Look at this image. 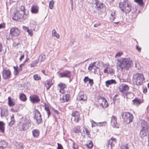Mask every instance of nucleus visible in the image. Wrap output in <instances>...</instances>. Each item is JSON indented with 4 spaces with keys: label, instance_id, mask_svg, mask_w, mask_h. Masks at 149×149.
<instances>
[{
    "label": "nucleus",
    "instance_id": "nucleus-1",
    "mask_svg": "<svg viewBox=\"0 0 149 149\" xmlns=\"http://www.w3.org/2000/svg\"><path fill=\"white\" fill-rule=\"evenodd\" d=\"M31 125V122L30 120L25 117H22L18 121L17 128L19 131L24 132L28 130Z\"/></svg>",
    "mask_w": 149,
    "mask_h": 149
},
{
    "label": "nucleus",
    "instance_id": "nucleus-2",
    "mask_svg": "<svg viewBox=\"0 0 149 149\" xmlns=\"http://www.w3.org/2000/svg\"><path fill=\"white\" fill-rule=\"evenodd\" d=\"M117 66L121 70H127L132 65V62L129 58H121L118 60Z\"/></svg>",
    "mask_w": 149,
    "mask_h": 149
},
{
    "label": "nucleus",
    "instance_id": "nucleus-3",
    "mask_svg": "<svg viewBox=\"0 0 149 149\" xmlns=\"http://www.w3.org/2000/svg\"><path fill=\"white\" fill-rule=\"evenodd\" d=\"M131 3L128 0H124L123 2L119 3V6L121 10L126 13H128L131 11Z\"/></svg>",
    "mask_w": 149,
    "mask_h": 149
},
{
    "label": "nucleus",
    "instance_id": "nucleus-4",
    "mask_svg": "<svg viewBox=\"0 0 149 149\" xmlns=\"http://www.w3.org/2000/svg\"><path fill=\"white\" fill-rule=\"evenodd\" d=\"M144 79L142 73H137L134 75L133 81L136 85H141Z\"/></svg>",
    "mask_w": 149,
    "mask_h": 149
},
{
    "label": "nucleus",
    "instance_id": "nucleus-5",
    "mask_svg": "<svg viewBox=\"0 0 149 149\" xmlns=\"http://www.w3.org/2000/svg\"><path fill=\"white\" fill-rule=\"evenodd\" d=\"M95 4L96 5V8L98 11L99 14L102 15L105 13L106 8L104 5L98 1V0H95Z\"/></svg>",
    "mask_w": 149,
    "mask_h": 149
},
{
    "label": "nucleus",
    "instance_id": "nucleus-6",
    "mask_svg": "<svg viewBox=\"0 0 149 149\" xmlns=\"http://www.w3.org/2000/svg\"><path fill=\"white\" fill-rule=\"evenodd\" d=\"M121 116L124 121L127 124L130 123L132 121L133 116L129 112H123L121 113Z\"/></svg>",
    "mask_w": 149,
    "mask_h": 149
},
{
    "label": "nucleus",
    "instance_id": "nucleus-7",
    "mask_svg": "<svg viewBox=\"0 0 149 149\" xmlns=\"http://www.w3.org/2000/svg\"><path fill=\"white\" fill-rule=\"evenodd\" d=\"M25 16H26V15L24 13V12L17 10L16 12L14 13L13 19L14 20H18L23 18H25Z\"/></svg>",
    "mask_w": 149,
    "mask_h": 149
},
{
    "label": "nucleus",
    "instance_id": "nucleus-8",
    "mask_svg": "<svg viewBox=\"0 0 149 149\" xmlns=\"http://www.w3.org/2000/svg\"><path fill=\"white\" fill-rule=\"evenodd\" d=\"M142 129L140 132V134L143 136H146L148 129V126L147 123L144 121L142 122Z\"/></svg>",
    "mask_w": 149,
    "mask_h": 149
},
{
    "label": "nucleus",
    "instance_id": "nucleus-9",
    "mask_svg": "<svg viewBox=\"0 0 149 149\" xmlns=\"http://www.w3.org/2000/svg\"><path fill=\"white\" fill-rule=\"evenodd\" d=\"M33 113L34 115V119L36 120L37 123H40L42 121V119L40 112L38 110L35 109L33 111Z\"/></svg>",
    "mask_w": 149,
    "mask_h": 149
},
{
    "label": "nucleus",
    "instance_id": "nucleus-10",
    "mask_svg": "<svg viewBox=\"0 0 149 149\" xmlns=\"http://www.w3.org/2000/svg\"><path fill=\"white\" fill-rule=\"evenodd\" d=\"M20 31L16 27H12L10 30V34L12 37L17 36L19 35Z\"/></svg>",
    "mask_w": 149,
    "mask_h": 149
},
{
    "label": "nucleus",
    "instance_id": "nucleus-11",
    "mask_svg": "<svg viewBox=\"0 0 149 149\" xmlns=\"http://www.w3.org/2000/svg\"><path fill=\"white\" fill-rule=\"evenodd\" d=\"M58 76L60 78L66 77L70 79L72 76L71 72L68 70H65L58 73Z\"/></svg>",
    "mask_w": 149,
    "mask_h": 149
},
{
    "label": "nucleus",
    "instance_id": "nucleus-12",
    "mask_svg": "<svg viewBox=\"0 0 149 149\" xmlns=\"http://www.w3.org/2000/svg\"><path fill=\"white\" fill-rule=\"evenodd\" d=\"M2 73L3 78L5 79H9L10 77L11 72L9 70L3 69Z\"/></svg>",
    "mask_w": 149,
    "mask_h": 149
},
{
    "label": "nucleus",
    "instance_id": "nucleus-13",
    "mask_svg": "<svg viewBox=\"0 0 149 149\" xmlns=\"http://www.w3.org/2000/svg\"><path fill=\"white\" fill-rule=\"evenodd\" d=\"M72 116L75 122L78 123L81 119L79 112L76 111H73Z\"/></svg>",
    "mask_w": 149,
    "mask_h": 149
},
{
    "label": "nucleus",
    "instance_id": "nucleus-14",
    "mask_svg": "<svg viewBox=\"0 0 149 149\" xmlns=\"http://www.w3.org/2000/svg\"><path fill=\"white\" fill-rule=\"evenodd\" d=\"M116 141L117 140L115 138L112 137L109 140L107 144L106 145L107 148H109V146L110 145L111 149H112V147L114 146L115 144L116 143Z\"/></svg>",
    "mask_w": 149,
    "mask_h": 149
},
{
    "label": "nucleus",
    "instance_id": "nucleus-15",
    "mask_svg": "<svg viewBox=\"0 0 149 149\" xmlns=\"http://www.w3.org/2000/svg\"><path fill=\"white\" fill-rule=\"evenodd\" d=\"M30 100L33 103H38L40 99L38 96L36 95H33L30 97Z\"/></svg>",
    "mask_w": 149,
    "mask_h": 149
},
{
    "label": "nucleus",
    "instance_id": "nucleus-16",
    "mask_svg": "<svg viewBox=\"0 0 149 149\" xmlns=\"http://www.w3.org/2000/svg\"><path fill=\"white\" fill-rule=\"evenodd\" d=\"M111 124L113 127L118 128V125L117 122V118L115 116H112L111 118Z\"/></svg>",
    "mask_w": 149,
    "mask_h": 149
},
{
    "label": "nucleus",
    "instance_id": "nucleus-17",
    "mask_svg": "<svg viewBox=\"0 0 149 149\" xmlns=\"http://www.w3.org/2000/svg\"><path fill=\"white\" fill-rule=\"evenodd\" d=\"M58 86L60 87V92L62 94L65 93V89L66 88V85L63 83L60 82L58 84Z\"/></svg>",
    "mask_w": 149,
    "mask_h": 149
},
{
    "label": "nucleus",
    "instance_id": "nucleus-18",
    "mask_svg": "<svg viewBox=\"0 0 149 149\" xmlns=\"http://www.w3.org/2000/svg\"><path fill=\"white\" fill-rule=\"evenodd\" d=\"M78 99L80 101H84L87 100V96L86 94H84L83 93L80 92L79 94Z\"/></svg>",
    "mask_w": 149,
    "mask_h": 149
},
{
    "label": "nucleus",
    "instance_id": "nucleus-19",
    "mask_svg": "<svg viewBox=\"0 0 149 149\" xmlns=\"http://www.w3.org/2000/svg\"><path fill=\"white\" fill-rule=\"evenodd\" d=\"M70 95L68 94L65 95L63 96L62 98L60 99L61 102L64 103L65 102H68L69 100Z\"/></svg>",
    "mask_w": 149,
    "mask_h": 149
},
{
    "label": "nucleus",
    "instance_id": "nucleus-20",
    "mask_svg": "<svg viewBox=\"0 0 149 149\" xmlns=\"http://www.w3.org/2000/svg\"><path fill=\"white\" fill-rule=\"evenodd\" d=\"M1 116H7L8 115V111L7 109L6 108H2L1 109Z\"/></svg>",
    "mask_w": 149,
    "mask_h": 149
},
{
    "label": "nucleus",
    "instance_id": "nucleus-21",
    "mask_svg": "<svg viewBox=\"0 0 149 149\" xmlns=\"http://www.w3.org/2000/svg\"><path fill=\"white\" fill-rule=\"evenodd\" d=\"M116 81L114 79H111L105 82L106 85L108 87L109 86L112 84H116Z\"/></svg>",
    "mask_w": 149,
    "mask_h": 149
},
{
    "label": "nucleus",
    "instance_id": "nucleus-22",
    "mask_svg": "<svg viewBox=\"0 0 149 149\" xmlns=\"http://www.w3.org/2000/svg\"><path fill=\"white\" fill-rule=\"evenodd\" d=\"M14 69V74L15 75H17L18 74L19 72L21 71L22 70V68H18V67H16L15 66L13 67Z\"/></svg>",
    "mask_w": 149,
    "mask_h": 149
},
{
    "label": "nucleus",
    "instance_id": "nucleus-23",
    "mask_svg": "<svg viewBox=\"0 0 149 149\" xmlns=\"http://www.w3.org/2000/svg\"><path fill=\"white\" fill-rule=\"evenodd\" d=\"M103 98V100L104 101V102L103 103H100V106H102L103 108H107L109 106L108 103L107 102V101L105 99V98Z\"/></svg>",
    "mask_w": 149,
    "mask_h": 149
},
{
    "label": "nucleus",
    "instance_id": "nucleus-24",
    "mask_svg": "<svg viewBox=\"0 0 149 149\" xmlns=\"http://www.w3.org/2000/svg\"><path fill=\"white\" fill-rule=\"evenodd\" d=\"M8 104L10 107H13L15 104V100L14 99H12L9 97H8Z\"/></svg>",
    "mask_w": 149,
    "mask_h": 149
},
{
    "label": "nucleus",
    "instance_id": "nucleus-25",
    "mask_svg": "<svg viewBox=\"0 0 149 149\" xmlns=\"http://www.w3.org/2000/svg\"><path fill=\"white\" fill-rule=\"evenodd\" d=\"M33 136L34 137H37L39 135L40 132L38 130L34 129L32 130Z\"/></svg>",
    "mask_w": 149,
    "mask_h": 149
},
{
    "label": "nucleus",
    "instance_id": "nucleus-26",
    "mask_svg": "<svg viewBox=\"0 0 149 149\" xmlns=\"http://www.w3.org/2000/svg\"><path fill=\"white\" fill-rule=\"evenodd\" d=\"M38 11V8L37 6H33L31 8V12L33 13H37Z\"/></svg>",
    "mask_w": 149,
    "mask_h": 149
},
{
    "label": "nucleus",
    "instance_id": "nucleus-27",
    "mask_svg": "<svg viewBox=\"0 0 149 149\" xmlns=\"http://www.w3.org/2000/svg\"><path fill=\"white\" fill-rule=\"evenodd\" d=\"M7 145V143L4 141H2L0 142V148L3 149L6 148Z\"/></svg>",
    "mask_w": 149,
    "mask_h": 149
},
{
    "label": "nucleus",
    "instance_id": "nucleus-28",
    "mask_svg": "<svg viewBox=\"0 0 149 149\" xmlns=\"http://www.w3.org/2000/svg\"><path fill=\"white\" fill-rule=\"evenodd\" d=\"M73 131L76 133H80L81 132L80 127L79 126H75L73 129Z\"/></svg>",
    "mask_w": 149,
    "mask_h": 149
},
{
    "label": "nucleus",
    "instance_id": "nucleus-29",
    "mask_svg": "<svg viewBox=\"0 0 149 149\" xmlns=\"http://www.w3.org/2000/svg\"><path fill=\"white\" fill-rule=\"evenodd\" d=\"M95 63L96 62H94L93 63H90L88 68V70L91 71L93 69V68L94 67H95L96 69L98 68L96 67L95 65Z\"/></svg>",
    "mask_w": 149,
    "mask_h": 149
},
{
    "label": "nucleus",
    "instance_id": "nucleus-30",
    "mask_svg": "<svg viewBox=\"0 0 149 149\" xmlns=\"http://www.w3.org/2000/svg\"><path fill=\"white\" fill-rule=\"evenodd\" d=\"M133 104L136 106H138L141 103V100L137 98H135L133 100Z\"/></svg>",
    "mask_w": 149,
    "mask_h": 149
},
{
    "label": "nucleus",
    "instance_id": "nucleus-31",
    "mask_svg": "<svg viewBox=\"0 0 149 149\" xmlns=\"http://www.w3.org/2000/svg\"><path fill=\"white\" fill-rule=\"evenodd\" d=\"M52 36L53 37H55L57 39L60 38V35L56 33V32L55 29H53L52 32Z\"/></svg>",
    "mask_w": 149,
    "mask_h": 149
},
{
    "label": "nucleus",
    "instance_id": "nucleus-32",
    "mask_svg": "<svg viewBox=\"0 0 149 149\" xmlns=\"http://www.w3.org/2000/svg\"><path fill=\"white\" fill-rule=\"evenodd\" d=\"M36 23L35 22L33 21H31L30 22V26L31 29L34 30L36 28Z\"/></svg>",
    "mask_w": 149,
    "mask_h": 149
},
{
    "label": "nucleus",
    "instance_id": "nucleus-33",
    "mask_svg": "<svg viewBox=\"0 0 149 149\" xmlns=\"http://www.w3.org/2000/svg\"><path fill=\"white\" fill-rule=\"evenodd\" d=\"M52 82L50 80H47L46 81L45 86L47 89H49L52 85Z\"/></svg>",
    "mask_w": 149,
    "mask_h": 149
},
{
    "label": "nucleus",
    "instance_id": "nucleus-34",
    "mask_svg": "<svg viewBox=\"0 0 149 149\" xmlns=\"http://www.w3.org/2000/svg\"><path fill=\"white\" fill-rule=\"evenodd\" d=\"M129 89V87L128 86L126 85L125 84L123 86H122V89L120 88V90L121 92L122 93H124V91H126L128 90Z\"/></svg>",
    "mask_w": 149,
    "mask_h": 149
},
{
    "label": "nucleus",
    "instance_id": "nucleus-35",
    "mask_svg": "<svg viewBox=\"0 0 149 149\" xmlns=\"http://www.w3.org/2000/svg\"><path fill=\"white\" fill-rule=\"evenodd\" d=\"M10 121L9 123V125L10 126H12L13 124H14L15 122V120L14 118V115L13 114L12 116L10 117Z\"/></svg>",
    "mask_w": 149,
    "mask_h": 149
},
{
    "label": "nucleus",
    "instance_id": "nucleus-36",
    "mask_svg": "<svg viewBox=\"0 0 149 149\" xmlns=\"http://www.w3.org/2000/svg\"><path fill=\"white\" fill-rule=\"evenodd\" d=\"M83 132L84 134H86L88 137L90 136V131L87 128H84L83 130Z\"/></svg>",
    "mask_w": 149,
    "mask_h": 149
},
{
    "label": "nucleus",
    "instance_id": "nucleus-37",
    "mask_svg": "<svg viewBox=\"0 0 149 149\" xmlns=\"http://www.w3.org/2000/svg\"><path fill=\"white\" fill-rule=\"evenodd\" d=\"M4 123L2 121H0V131L2 132H4Z\"/></svg>",
    "mask_w": 149,
    "mask_h": 149
},
{
    "label": "nucleus",
    "instance_id": "nucleus-38",
    "mask_svg": "<svg viewBox=\"0 0 149 149\" xmlns=\"http://www.w3.org/2000/svg\"><path fill=\"white\" fill-rule=\"evenodd\" d=\"M45 109L48 115V118H49L51 113L49 107L48 106L45 105Z\"/></svg>",
    "mask_w": 149,
    "mask_h": 149
},
{
    "label": "nucleus",
    "instance_id": "nucleus-39",
    "mask_svg": "<svg viewBox=\"0 0 149 149\" xmlns=\"http://www.w3.org/2000/svg\"><path fill=\"white\" fill-rule=\"evenodd\" d=\"M115 12L114 11L112 12L111 14V16L110 17V20L112 22L114 21L115 18Z\"/></svg>",
    "mask_w": 149,
    "mask_h": 149
},
{
    "label": "nucleus",
    "instance_id": "nucleus-40",
    "mask_svg": "<svg viewBox=\"0 0 149 149\" xmlns=\"http://www.w3.org/2000/svg\"><path fill=\"white\" fill-rule=\"evenodd\" d=\"M85 145L88 148L91 149L93 146V144L91 141H89L88 143L86 144Z\"/></svg>",
    "mask_w": 149,
    "mask_h": 149
},
{
    "label": "nucleus",
    "instance_id": "nucleus-41",
    "mask_svg": "<svg viewBox=\"0 0 149 149\" xmlns=\"http://www.w3.org/2000/svg\"><path fill=\"white\" fill-rule=\"evenodd\" d=\"M19 98L21 100L23 101H25L26 100V96L23 93L21 94L20 95Z\"/></svg>",
    "mask_w": 149,
    "mask_h": 149
},
{
    "label": "nucleus",
    "instance_id": "nucleus-42",
    "mask_svg": "<svg viewBox=\"0 0 149 149\" xmlns=\"http://www.w3.org/2000/svg\"><path fill=\"white\" fill-rule=\"evenodd\" d=\"M54 1L53 0L51 1L49 4V8L50 9H52L54 8Z\"/></svg>",
    "mask_w": 149,
    "mask_h": 149
},
{
    "label": "nucleus",
    "instance_id": "nucleus-43",
    "mask_svg": "<svg viewBox=\"0 0 149 149\" xmlns=\"http://www.w3.org/2000/svg\"><path fill=\"white\" fill-rule=\"evenodd\" d=\"M39 58L40 60V61L42 62L45 58V56L44 54H41L39 56Z\"/></svg>",
    "mask_w": 149,
    "mask_h": 149
},
{
    "label": "nucleus",
    "instance_id": "nucleus-44",
    "mask_svg": "<svg viewBox=\"0 0 149 149\" xmlns=\"http://www.w3.org/2000/svg\"><path fill=\"white\" fill-rule=\"evenodd\" d=\"M38 63V60H35L34 62L31 64V67H34L36 66V65Z\"/></svg>",
    "mask_w": 149,
    "mask_h": 149
},
{
    "label": "nucleus",
    "instance_id": "nucleus-45",
    "mask_svg": "<svg viewBox=\"0 0 149 149\" xmlns=\"http://www.w3.org/2000/svg\"><path fill=\"white\" fill-rule=\"evenodd\" d=\"M33 77L34 79L36 80H39L41 79L40 76H38V74H36L33 75Z\"/></svg>",
    "mask_w": 149,
    "mask_h": 149
},
{
    "label": "nucleus",
    "instance_id": "nucleus-46",
    "mask_svg": "<svg viewBox=\"0 0 149 149\" xmlns=\"http://www.w3.org/2000/svg\"><path fill=\"white\" fill-rule=\"evenodd\" d=\"M134 1L137 3L140 6L143 5V0H134Z\"/></svg>",
    "mask_w": 149,
    "mask_h": 149
},
{
    "label": "nucleus",
    "instance_id": "nucleus-47",
    "mask_svg": "<svg viewBox=\"0 0 149 149\" xmlns=\"http://www.w3.org/2000/svg\"><path fill=\"white\" fill-rule=\"evenodd\" d=\"M91 122L92 127H95L96 126H100V125L98 124L99 123H96L92 120H91Z\"/></svg>",
    "mask_w": 149,
    "mask_h": 149
},
{
    "label": "nucleus",
    "instance_id": "nucleus-48",
    "mask_svg": "<svg viewBox=\"0 0 149 149\" xmlns=\"http://www.w3.org/2000/svg\"><path fill=\"white\" fill-rule=\"evenodd\" d=\"M16 149H22L24 147L22 144H17L16 145Z\"/></svg>",
    "mask_w": 149,
    "mask_h": 149
},
{
    "label": "nucleus",
    "instance_id": "nucleus-49",
    "mask_svg": "<svg viewBox=\"0 0 149 149\" xmlns=\"http://www.w3.org/2000/svg\"><path fill=\"white\" fill-rule=\"evenodd\" d=\"M70 140L73 142V145L72 147L74 149H78V146L77 144L75 143L72 140L70 139Z\"/></svg>",
    "mask_w": 149,
    "mask_h": 149
},
{
    "label": "nucleus",
    "instance_id": "nucleus-50",
    "mask_svg": "<svg viewBox=\"0 0 149 149\" xmlns=\"http://www.w3.org/2000/svg\"><path fill=\"white\" fill-rule=\"evenodd\" d=\"M128 148L129 147L127 144L125 145H122L120 147V149H128Z\"/></svg>",
    "mask_w": 149,
    "mask_h": 149
},
{
    "label": "nucleus",
    "instance_id": "nucleus-51",
    "mask_svg": "<svg viewBox=\"0 0 149 149\" xmlns=\"http://www.w3.org/2000/svg\"><path fill=\"white\" fill-rule=\"evenodd\" d=\"M19 11H22L23 12H24L25 14V9L24 7L23 6H22L19 8L18 10H17Z\"/></svg>",
    "mask_w": 149,
    "mask_h": 149
},
{
    "label": "nucleus",
    "instance_id": "nucleus-52",
    "mask_svg": "<svg viewBox=\"0 0 149 149\" xmlns=\"http://www.w3.org/2000/svg\"><path fill=\"white\" fill-rule=\"evenodd\" d=\"M33 30L31 29H28L27 32L28 33L29 35L31 36H32L33 35Z\"/></svg>",
    "mask_w": 149,
    "mask_h": 149
},
{
    "label": "nucleus",
    "instance_id": "nucleus-53",
    "mask_svg": "<svg viewBox=\"0 0 149 149\" xmlns=\"http://www.w3.org/2000/svg\"><path fill=\"white\" fill-rule=\"evenodd\" d=\"M107 124L106 122H99V125H100L99 126H105Z\"/></svg>",
    "mask_w": 149,
    "mask_h": 149
},
{
    "label": "nucleus",
    "instance_id": "nucleus-54",
    "mask_svg": "<svg viewBox=\"0 0 149 149\" xmlns=\"http://www.w3.org/2000/svg\"><path fill=\"white\" fill-rule=\"evenodd\" d=\"M123 54V53L121 52H118L115 55V57H119Z\"/></svg>",
    "mask_w": 149,
    "mask_h": 149
},
{
    "label": "nucleus",
    "instance_id": "nucleus-55",
    "mask_svg": "<svg viewBox=\"0 0 149 149\" xmlns=\"http://www.w3.org/2000/svg\"><path fill=\"white\" fill-rule=\"evenodd\" d=\"M88 80L89 83L90 85L91 86H92L94 83L93 80V79H91L89 78V79H88Z\"/></svg>",
    "mask_w": 149,
    "mask_h": 149
},
{
    "label": "nucleus",
    "instance_id": "nucleus-56",
    "mask_svg": "<svg viewBox=\"0 0 149 149\" xmlns=\"http://www.w3.org/2000/svg\"><path fill=\"white\" fill-rule=\"evenodd\" d=\"M89 79V78L88 77H85L84 79V82L85 83H86L87 81H89L88 79Z\"/></svg>",
    "mask_w": 149,
    "mask_h": 149
},
{
    "label": "nucleus",
    "instance_id": "nucleus-57",
    "mask_svg": "<svg viewBox=\"0 0 149 149\" xmlns=\"http://www.w3.org/2000/svg\"><path fill=\"white\" fill-rule=\"evenodd\" d=\"M108 73H112L113 72V71H114L111 68H108Z\"/></svg>",
    "mask_w": 149,
    "mask_h": 149
},
{
    "label": "nucleus",
    "instance_id": "nucleus-58",
    "mask_svg": "<svg viewBox=\"0 0 149 149\" xmlns=\"http://www.w3.org/2000/svg\"><path fill=\"white\" fill-rule=\"evenodd\" d=\"M57 149H63V147L62 145L58 143Z\"/></svg>",
    "mask_w": 149,
    "mask_h": 149
},
{
    "label": "nucleus",
    "instance_id": "nucleus-59",
    "mask_svg": "<svg viewBox=\"0 0 149 149\" xmlns=\"http://www.w3.org/2000/svg\"><path fill=\"white\" fill-rule=\"evenodd\" d=\"M5 25L4 24H0V29L5 28Z\"/></svg>",
    "mask_w": 149,
    "mask_h": 149
},
{
    "label": "nucleus",
    "instance_id": "nucleus-60",
    "mask_svg": "<svg viewBox=\"0 0 149 149\" xmlns=\"http://www.w3.org/2000/svg\"><path fill=\"white\" fill-rule=\"evenodd\" d=\"M103 98H105L104 97H101L100 98L99 100L101 102H102V103H103L104 101L103 100Z\"/></svg>",
    "mask_w": 149,
    "mask_h": 149
},
{
    "label": "nucleus",
    "instance_id": "nucleus-61",
    "mask_svg": "<svg viewBox=\"0 0 149 149\" xmlns=\"http://www.w3.org/2000/svg\"><path fill=\"white\" fill-rule=\"evenodd\" d=\"M23 28L25 31L26 30L27 31V30L29 29L28 27L25 26H23Z\"/></svg>",
    "mask_w": 149,
    "mask_h": 149
},
{
    "label": "nucleus",
    "instance_id": "nucleus-62",
    "mask_svg": "<svg viewBox=\"0 0 149 149\" xmlns=\"http://www.w3.org/2000/svg\"><path fill=\"white\" fill-rule=\"evenodd\" d=\"M101 24L100 23L98 24H96L94 25V27H97L98 26H100L101 25Z\"/></svg>",
    "mask_w": 149,
    "mask_h": 149
},
{
    "label": "nucleus",
    "instance_id": "nucleus-63",
    "mask_svg": "<svg viewBox=\"0 0 149 149\" xmlns=\"http://www.w3.org/2000/svg\"><path fill=\"white\" fill-rule=\"evenodd\" d=\"M147 91V88L146 87L143 89V93H146Z\"/></svg>",
    "mask_w": 149,
    "mask_h": 149
},
{
    "label": "nucleus",
    "instance_id": "nucleus-64",
    "mask_svg": "<svg viewBox=\"0 0 149 149\" xmlns=\"http://www.w3.org/2000/svg\"><path fill=\"white\" fill-rule=\"evenodd\" d=\"M108 68H107L105 69L104 70V73H108Z\"/></svg>",
    "mask_w": 149,
    "mask_h": 149
}]
</instances>
